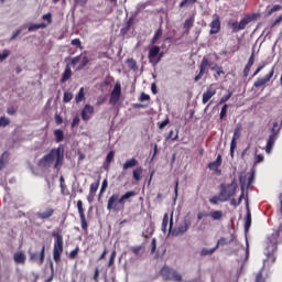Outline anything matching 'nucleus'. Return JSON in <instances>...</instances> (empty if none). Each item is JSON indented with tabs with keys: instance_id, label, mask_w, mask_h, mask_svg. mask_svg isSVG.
<instances>
[{
	"instance_id": "59",
	"label": "nucleus",
	"mask_w": 282,
	"mask_h": 282,
	"mask_svg": "<svg viewBox=\"0 0 282 282\" xmlns=\"http://www.w3.org/2000/svg\"><path fill=\"white\" fill-rule=\"evenodd\" d=\"M115 155H116V152L110 151V152L107 154V156H106V162H107L108 164H111V162H113Z\"/></svg>"
},
{
	"instance_id": "63",
	"label": "nucleus",
	"mask_w": 282,
	"mask_h": 282,
	"mask_svg": "<svg viewBox=\"0 0 282 282\" xmlns=\"http://www.w3.org/2000/svg\"><path fill=\"white\" fill-rule=\"evenodd\" d=\"M61 193L62 195H65V196L69 195V189H67V185L65 184L61 185Z\"/></svg>"
},
{
	"instance_id": "48",
	"label": "nucleus",
	"mask_w": 282,
	"mask_h": 282,
	"mask_svg": "<svg viewBox=\"0 0 282 282\" xmlns=\"http://www.w3.org/2000/svg\"><path fill=\"white\" fill-rule=\"evenodd\" d=\"M87 65H89V57H87V55H84L79 64V69H83V67H87Z\"/></svg>"
},
{
	"instance_id": "15",
	"label": "nucleus",
	"mask_w": 282,
	"mask_h": 282,
	"mask_svg": "<svg viewBox=\"0 0 282 282\" xmlns=\"http://www.w3.org/2000/svg\"><path fill=\"white\" fill-rule=\"evenodd\" d=\"M273 76H274V66L271 68L269 74H267L264 77L258 78L253 83V87H256V89H259V87H265V84L270 83V80H272Z\"/></svg>"
},
{
	"instance_id": "61",
	"label": "nucleus",
	"mask_w": 282,
	"mask_h": 282,
	"mask_svg": "<svg viewBox=\"0 0 282 282\" xmlns=\"http://www.w3.org/2000/svg\"><path fill=\"white\" fill-rule=\"evenodd\" d=\"M254 65V52L250 55L248 63L246 64L247 67H252Z\"/></svg>"
},
{
	"instance_id": "52",
	"label": "nucleus",
	"mask_w": 282,
	"mask_h": 282,
	"mask_svg": "<svg viewBox=\"0 0 282 282\" xmlns=\"http://www.w3.org/2000/svg\"><path fill=\"white\" fill-rule=\"evenodd\" d=\"M116 249L112 250L111 254H110V259H109V262H108V267L111 268V265H113V263H116Z\"/></svg>"
},
{
	"instance_id": "38",
	"label": "nucleus",
	"mask_w": 282,
	"mask_h": 282,
	"mask_svg": "<svg viewBox=\"0 0 282 282\" xmlns=\"http://www.w3.org/2000/svg\"><path fill=\"white\" fill-rule=\"evenodd\" d=\"M174 131L170 130L165 140H171L172 142H175V140H180V131L176 132V134L173 137Z\"/></svg>"
},
{
	"instance_id": "16",
	"label": "nucleus",
	"mask_w": 282,
	"mask_h": 282,
	"mask_svg": "<svg viewBox=\"0 0 282 282\" xmlns=\"http://www.w3.org/2000/svg\"><path fill=\"white\" fill-rule=\"evenodd\" d=\"M30 261H37L39 265H43V263H45V245L42 246L40 253H30Z\"/></svg>"
},
{
	"instance_id": "4",
	"label": "nucleus",
	"mask_w": 282,
	"mask_h": 282,
	"mask_svg": "<svg viewBox=\"0 0 282 282\" xmlns=\"http://www.w3.org/2000/svg\"><path fill=\"white\" fill-rule=\"evenodd\" d=\"M237 188H239L237 180H232L229 184H220V197H224L228 202L230 197L237 195Z\"/></svg>"
},
{
	"instance_id": "31",
	"label": "nucleus",
	"mask_w": 282,
	"mask_h": 282,
	"mask_svg": "<svg viewBox=\"0 0 282 282\" xmlns=\"http://www.w3.org/2000/svg\"><path fill=\"white\" fill-rule=\"evenodd\" d=\"M10 158V153L8 151L3 152L0 156V171L6 169V164L8 163V159Z\"/></svg>"
},
{
	"instance_id": "42",
	"label": "nucleus",
	"mask_w": 282,
	"mask_h": 282,
	"mask_svg": "<svg viewBox=\"0 0 282 282\" xmlns=\"http://www.w3.org/2000/svg\"><path fill=\"white\" fill-rule=\"evenodd\" d=\"M282 10V6L281 4H275L273 6L268 12H267V17H272V14H274V12H279Z\"/></svg>"
},
{
	"instance_id": "55",
	"label": "nucleus",
	"mask_w": 282,
	"mask_h": 282,
	"mask_svg": "<svg viewBox=\"0 0 282 282\" xmlns=\"http://www.w3.org/2000/svg\"><path fill=\"white\" fill-rule=\"evenodd\" d=\"M171 120L166 118L164 121L158 122V128L162 131L167 124H170Z\"/></svg>"
},
{
	"instance_id": "19",
	"label": "nucleus",
	"mask_w": 282,
	"mask_h": 282,
	"mask_svg": "<svg viewBox=\"0 0 282 282\" xmlns=\"http://www.w3.org/2000/svg\"><path fill=\"white\" fill-rule=\"evenodd\" d=\"M269 241L270 243H273L275 249L279 243H282V226H280L278 230L272 232V235L269 237Z\"/></svg>"
},
{
	"instance_id": "26",
	"label": "nucleus",
	"mask_w": 282,
	"mask_h": 282,
	"mask_svg": "<svg viewBox=\"0 0 282 282\" xmlns=\"http://www.w3.org/2000/svg\"><path fill=\"white\" fill-rule=\"evenodd\" d=\"M131 25H133V18H129V20L124 23V25L120 30L121 36H127L129 30H131Z\"/></svg>"
},
{
	"instance_id": "3",
	"label": "nucleus",
	"mask_w": 282,
	"mask_h": 282,
	"mask_svg": "<svg viewBox=\"0 0 282 282\" xmlns=\"http://www.w3.org/2000/svg\"><path fill=\"white\" fill-rule=\"evenodd\" d=\"M52 237L54 238L53 245V259L55 263H61V257H63L64 239L61 231H53Z\"/></svg>"
},
{
	"instance_id": "64",
	"label": "nucleus",
	"mask_w": 282,
	"mask_h": 282,
	"mask_svg": "<svg viewBox=\"0 0 282 282\" xmlns=\"http://www.w3.org/2000/svg\"><path fill=\"white\" fill-rule=\"evenodd\" d=\"M43 21H47V23H52V13H46L42 17Z\"/></svg>"
},
{
	"instance_id": "11",
	"label": "nucleus",
	"mask_w": 282,
	"mask_h": 282,
	"mask_svg": "<svg viewBox=\"0 0 282 282\" xmlns=\"http://www.w3.org/2000/svg\"><path fill=\"white\" fill-rule=\"evenodd\" d=\"M120 96H122V85L120 84V82H117L110 94L109 104L118 105V102L120 101Z\"/></svg>"
},
{
	"instance_id": "27",
	"label": "nucleus",
	"mask_w": 282,
	"mask_h": 282,
	"mask_svg": "<svg viewBox=\"0 0 282 282\" xmlns=\"http://www.w3.org/2000/svg\"><path fill=\"white\" fill-rule=\"evenodd\" d=\"M142 173H144L142 166L134 169L132 171V180H134V182H140V180H142Z\"/></svg>"
},
{
	"instance_id": "51",
	"label": "nucleus",
	"mask_w": 282,
	"mask_h": 282,
	"mask_svg": "<svg viewBox=\"0 0 282 282\" xmlns=\"http://www.w3.org/2000/svg\"><path fill=\"white\" fill-rule=\"evenodd\" d=\"M17 111H19V108L14 107V106H9L7 108V113L8 116H14L17 113Z\"/></svg>"
},
{
	"instance_id": "28",
	"label": "nucleus",
	"mask_w": 282,
	"mask_h": 282,
	"mask_svg": "<svg viewBox=\"0 0 282 282\" xmlns=\"http://www.w3.org/2000/svg\"><path fill=\"white\" fill-rule=\"evenodd\" d=\"M219 202H227V198L221 196V192H219V195H214L209 198V204H213V206H217Z\"/></svg>"
},
{
	"instance_id": "60",
	"label": "nucleus",
	"mask_w": 282,
	"mask_h": 282,
	"mask_svg": "<svg viewBox=\"0 0 282 282\" xmlns=\"http://www.w3.org/2000/svg\"><path fill=\"white\" fill-rule=\"evenodd\" d=\"M282 21V13L271 23L270 28L271 30L276 28V25H279V23H281Z\"/></svg>"
},
{
	"instance_id": "2",
	"label": "nucleus",
	"mask_w": 282,
	"mask_h": 282,
	"mask_svg": "<svg viewBox=\"0 0 282 282\" xmlns=\"http://www.w3.org/2000/svg\"><path fill=\"white\" fill-rule=\"evenodd\" d=\"M65 160V148L63 145H58V148H53L51 151L39 160L37 166L40 169H47V166H52V163L55 162L54 169H58V166H63V161Z\"/></svg>"
},
{
	"instance_id": "9",
	"label": "nucleus",
	"mask_w": 282,
	"mask_h": 282,
	"mask_svg": "<svg viewBox=\"0 0 282 282\" xmlns=\"http://www.w3.org/2000/svg\"><path fill=\"white\" fill-rule=\"evenodd\" d=\"M203 217H210L213 221H221L224 219V212L221 210H213L209 214L206 212H198L196 218L198 221H202Z\"/></svg>"
},
{
	"instance_id": "10",
	"label": "nucleus",
	"mask_w": 282,
	"mask_h": 282,
	"mask_svg": "<svg viewBox=\"0 0 282 282\" xmlns=\"http://www.w3.org/2000/svg\"><path fill=\"white\" fill-rule=\"evenodd\" d=\"M210 66H212L210 61H208L207 57H203L199 65V73L194 77V83H199V80H202V77L205 74H208Z\"/></svg>"
},
{
	"instance_id": "37",
	"label": "nucleus",
	"mask_w": 282,
	"mask_h": 282,
	"mask_svg": "<svg viewBox=\"0 0 282 282\" xmlns=\"http://www.w3.org/2000/svg\"><path fill=\"white\" fill-rule=\"evenodd\" d=\"M126 63H127L128 67H130L133 72H137V69H138V62H135V59L128 58L126 61Z\"/></svg>"
},
{
	"instance_id": "40",
	"label": "nucleus",
	"mask_w": 282,
	"mask_h": 282,
	"mask_svg": "<svg viewBox=\"0 0 282 282\" xmlns=\"http://www.w3.org/2000/svg\"><path fill=\"white\" fill-rule=\"evenodd\" d=\"M197 0H183L180 4L178 8H189V6H195V2Z\"/></svg>"
},
{
	"instance_id": "14",
	"label": "nucleus",
	"mask_w": 282,
	"mask_h": 282,
	"mask_svg": "<svg viewBox=\"0 0 282 282\" xmlns=\"http://www.w3.org/2000/svg\"><path fill=\"white\" fill-rule=\"evenodd\" d=\"M191 228V218H184L183 223L178 225L173 231L172 235L174 237H180V235H184Z\"/></svg>"
},
{
	"instance_id": "7",
	"label": "nucleus",
	"mask_w": 282,
	"mask_h": 282,
	"mask_svg": "<svg viewBox=\"0 0 282 282\" xmlns=\"http://www.w3.org/2000/svg\"><path fill=\"white\" fill-rule=\"evenodd\" d=\"M254 18L252 15H245L239 22H231L229 23V28H231L232 30V33L234 34H237V32H241V30H246V26L249 24V23H252V20Z\"/></svg>"
},
{
	"instance_id": "41",
	"label": "nucleus",
	"mask_w": 282,
	"mask_h": 282,
	"mask_svg": "<svg viewBox=\"0 0 282 282\" xmlns=\"http://www.w3.org/2000/svg\"><path fill=\"white\" fill-rule=\"evenodd\" d=\"M76 102H83L85 100V88H80L77 96L75 97Z\"/></svg>"
},
{
	"instance_id": "36",
	"label": "nucleus",
	"mask_w": 282,
	"mask_h": 282,
	"mask_svg": "<svg viewBox=\"0 0 282 282\" xmlns=\"http://www.w3.org/2000/svg\"><path fill=\"white\" fill-rule=\"evenodd\" d=\"M162 232H166L169 230V214H164L162 225H161Z\"/></svg>"
},
{
	"instance_id": "18",
	"label": "nucleus",
	"mask_w": 282,
	"mask_h": 282,
	"mask_svg": "<svg viewBox=\"0 0 282 282\" xmlns=\"http://www.w3.org/2000/svg\"><path fill=\"white\" fill-rule=\"evenodd\" d=\"M221 162H223L221 154H218L216 160L208 163L207 166H208L209 171H213L215 173V175H220L221 170L219 169V166H221Z\"/></svg>"
},
{
	"instance_id": "35",
	"label": "nucleus",
	"mask_w": 282,
	"mask_h": 282,
	"mask_svg": "<svg viewBox=\"0 0 282 282\" xmlns=\"http://www.w3.org/2000/svg\"><path fill=\"white\" fill-rule=\"evenodd\" d=\"M47 28V24L40 23V24H32L28 28L29 32H36V30H45Z\"/></svg>"
},
{
	"instance_id": "57",
	"label": "nucleus",
	"mask_w": 282,
	"mask_h": 282,
	"mask_svg": "<svg viewBox=\"0 0 282 282\" xmlns=\"http://www.w3.org/2000/svg\"><path fill=\"white\" fill-rule=\"evenodd\" d=\"M80 56H83V54L77 55V56H75V57H73V58L70 59V65H72L73 67H76V65L80 63Z\"/></svg>"
},
{
	"instance_id": "49",
	"label": "nucleus",
	"mask_w": 282,
	"mask_h": 282,
	"mask_svg": "<svg viewBox=\"0 0 282 282\" xmlns=\"http://www.w3.org/2000/svg\"><path fill=\"white\" fill-rule=\"evenodd\" d=\"M10 119L8 117H0V128L1 127H9Z\"/></svg>"
},
{
	"instance_id": "33",
	"label": "nucleus",
	"mask_w": 282,
	"mask_h": 282,
	"mask_svg": "<svg viewBox=\"0 0 282 282\" xmlns=\"http://www.w3.org/2000/svg\"><path fill=\"white\" fill-rule=\"evenodd\" d=\"M250 226H252V214L247 212L246 221H245V231L248 232L250 230Z\"/></svg>"
},
{
	"instance_id": "25",
	"label": "nucleus",
	"mask_w": 282,
	"mask_h": 282,
	"mask_svg": "<svg viewBox=\"0 0 282 282\" xmlns=\"http://www.w3.org/2000/svg\"><path fill=\"white\" fill-rule=\"evenodd\" d=\"M195 25V17L187 18L183 24L185 34H191V28Z\"/></svg>"
},
{
	"instance_id": "62",
	"label": "nucleus",
	"mask_w": 282,
	"mask_h": 282,
	"mask_svg": "<svg viewBox=\"0 0 282 282\" xmlns=\"http://www.w3.org/2000/svg\"><path fill=\"white\" fill-rule=\"evenodd\" d=\"M21 32H23V30L18 29L17 31H14L10 37V41H15V39L21 34Z\"/></svg>"
},
{
	"instance_id": "30",
	"label": "nucleus",
	"mask_w": 282,
	"mask_h": 282,
	"mask_svg": "<svg viewBox=\"0 0 282 282\" xmlns=\"http://www.w3.org/2000/svg\"><path fill=\"white\" fill-rule=\"evenodd\" d=\"M70 78H72V68L69 67V65H67L62 75L61 83H67V80H69Z\"/></svg>"
},
{
	"instance_id": "53",
	"label": "nucleus",
	"mask_w": 282,
	"mask_h": 282,
	"mask_svg": "<svg viewBox=\"0 0 282 282\" xmlns=\"http://www.w3.org/2000/svg\"><path fill=\"white\" fill-rule=\"evenodd\" d=\"M226 113H228V104H225L220 110V120H224V118H226Z\"/></svg>"
},
{
	"instance_id": "58",
	"label": "nucleus",
	"mask_w": 282,
	"mask_h": 282,
	"mask_svg": "<svg viewBox=\"0 0 282 282\" xmlns=\"http://www.w3.org/2000/svg\"><path fill=\"white\" fill-rule=\"evenodd\" d=\"M213 72L216 70L217 76H221V74H224V68L221 66H217V64H215V67L210 68Z\"/></svg>"
},
{
	"instance_id": "50",
	"label": "nucleus",
	"mask_w": 282,
	"mask_h": 282,
	"mask_svg": "<svg viewBox=\"0 0 282 282\" xmlns=\"http://www.w3.org/2000/svg\"><path fill=\"white\" fill-rule=\"evenodd\" d=\"M72 98H74V95L72 93L69 91L64 93V98H63L64 102H72Z\"/></svg>"
},
{
	"instance_id": "32",
	"label": "nucleus",
	"mask_w": 282,
	"mask_h": 282,
	"mask_svg": "<svg viewBox=\"0 0 282 282\" xmlns=\"http://www.w3.org/2000/svg\"><path fill=\"white\" fill-rule=\"evenodd\" d=\"M98 188H100V176L98 177L97 182L91 183L89 187L90 195H96L98 192Z\"/></svg>"
},
{
	"instance_id": "39",
	"label": "nucleus",
	"mask_w": 282,
	"mask_h": 282,
	"mask_svg": "<svg viewBox=\"0 0 282 282\" xmlns=\"http://www.w3.org/2000/svg\"><path fill=\"white\" fill-rule=\"evenodd\" d=\"M215 250H217V248H212V249H206V248H203L200 250V257H208L210 254H214L215 253Z\"/></svg>"
},
{
	"instance_id": "56",
	"label": "nucleus",
	"mask_w": 282,
	"mask_h": 282,
	"mask_svg": "<svg viewBox=\"0 0 282 282\" xmlns=\"http://www.w3.org/2000/svg\"><path fill=\"white\" fill-rule=\"evenodd\" d=\"M8 56H10V50H4L2 53H0V63H3Z\"/></svg>"
},
{
	"instance_id": "21",
	"label": "nucleus",
	"mask_w": 282,
	"mask_h": 282,
	"mask_svg": "<svg viewBox=\"0 0 282 282\" xmlns=\"http://www.w3.org/2000/svg\"><path fill=\"white\" fill-rule=\"evenodd\" d=\"M216 94H217V88L209 86L207 90L203 94V99H202L203 105H206L210 100V98H213V96H215Z\"/></svg>"
},
{
	"instance_id": "20",
	"label": "nucleus",
	"mask_w": 282,
	"mask_h": 282,
	"mask_svg": "<svg viewBox=\"0 0 282 282\" xmlns=\"http://www.w3.org/2000/svg\"><path fill=\"white\" fill-rule=\"evenodd\" d=\"M95 109L94 106L86 104L84 106V109L82 110V120H84V122H87L88 120L91 119V116H94Z\"/></svg>"
},
{
	"instance_id": "23",
	"label": "nucleus",
	"mask_w": 282,
	"mask_h": 282,
	"mask_svg": "<svg viewBox=\"0 0 282 282\" xmlns=\"http://www.w3.org/2000/svg\"><path fill=\"white\" fill-rule=\"evenodd\" d=\"M134 166H138V159L131 158L126 160V162L122 165L123 171H129V169H134Z\"/></svg>"
},
{
	"instance_id": "6",
	"label": "nucleus",
	"mask_w": 282,
	"mask_h": 282,
	"mask_svg": "<svg viewBox=\"0 0 282 282\" xmlns=\"http://www.w3.org/2000/svg\"><path fill=\"white\" fill-rule=\"evenodd\" d=\"M160 274L165 281L182 282V274H180L176 270L172 269L169 265H164L161 269Z\"/></svg>"
},
{
	"instance_id": "29",
	"label": "nucleus",
	"mask_w": 282,
	"mask_h": 282,
	"mask_svg": "<svg viewBox=\"0 0 282 282\" xmlns=\"http://www.w3.org/2000/svg\"><path fill=\"white\" fill-rule=\"evenodd\" d=\"M162 34H164V31L162 30V26H160V28L155 31V33H154L152 40L150 41L151 45H155V43H158V41H160V40L162 39Z\"/></svg>"
},
{
	"instance_id": "54",
	"label": "nucleus",
	"mask_w": 282,
	"mask_h": 282,
	"mask_svg": "<svg viewBox=\"0 0 282 282\" xmlns=\"http://www.w3.org/2000/svg\"><path fill=\"white\" fill-rule=\"evenodd\" d=\"M254 282H265V278H263V271H259V272L256 274Z\"/></svg>"
},
{
	"instance_id": "45",
	"label": "nucleus",
	"mask_w": 282,
	"mask_h": 282,
	"mask_svg": "<svg viewBox=\"0 0 282 282\" xmlns=\"http://www.w3.org/2000/svg\"><path fill=\"white\" fill-rule=\"evenodd\" d=\"M130 250L132 254H135V257H138V254H140V252L144 250V247L143 246L132 247Z\"/></svg>"
},
{
	"instance_id": "22",
	"label": "nucleus",
	"mask_w": 282,
	"mask_h": 282,
	"mask_svg": "<svg viewBox=\"0 0 282 282\" xmlns=\"http://www.w3.org/2000/svg\"><path fill=\"white\" fill-rule=\"evenodd\" d=\"M54 215V208L52 207H48L46 208L45 212H40V213H36V217L37 219H50V217H52Z\"/></svg>"
},
{
	"instance_id": "12",
	"label": "nucleus",
	"mask_w": 282,
	"mask_h": 282,
	"mask_svg": "<svg viewBox=\"0 0 282 282\" xmlns=\"http://www.w3.org/2000/svg\"><path fill=\"white\" fill-rule=\"evenodd\" d=\"M241 129H242L241 123H237V126L234 130V135H232V139H231V143H230V155H231V158H235V150L237 149V140H239V138H241Z\"/></svg>"
},
{
	"instance_id": "44",
	"label": "nucleus",
	"mask_w": 282,
	"mask_h": 282,
	"mask_svg": "<svg viewBox=\"0 0 282 282\" xmlns=\"http://www.w3.org/2000/svg\"><path fill=\"white\" fill-rule=\"evenodd\" d=\"M78 252H80V247L77 246L74 250H72V251L69 252L68 258H69L70 260L76 259V257H78Z\"/></svg>"
},
{
	"instance_id": "46",
	"label": "nucleus",
	"mask_w": 282,
	"mask_h": 282,
	"mask_svg": "<svg viewBox=\"0 0 282 282\" xmlns=\"http://www.w3.org/2000/svg\"><path fill=\"white\" fill-rule=\"evenodd\" d=\"M229 98H232L231 91H229L227 95H225L220 98L219 105H225V102H228Z\"/></svg>"
},
{
	"instance_id": "1",
	"label": "nucleus",
	"mask_w": 282,
	"mask_h": 282,
	"mask_svg": "<svg viewBox=\"0 0 282 282\" xmlns=\"http://www.w3.org/2000/svg\"><path fill=\"white\" fill-rule=\"evenodd\" d=\"M135 191H128L120 196V193H113L107 202V210L109 213H122L127 204H131V198L135 197Z\"/></svg>"
},
{
	"instance_id": "17",
	"label": "nucleus",
	"mask_w": 282,
	"mask_h": 282,
	"mask_svg": "<svg viewBox=\"0 0 282 282\" xmlns=\"http://www.w3.org/2000/svg\"><path fill=\"white\" fill-rule=\"evenodd\" d=\"M209 34H219L221 32V20L219 19L218 14H215V19L209 24Z\"/></svg>"
},
{
	"instance_id": "13",
	"label": "nucleus",
	"mask_w": 282,
	"mask_h": 282,
	"mask_svg": "<svg viewBox=\"0 0 282 282\" xmlns=\"http://www.w3.org/2000/svg\"><path fill=\"white\" fill-rule=\"evenodd\" d=\"M77 209L79 214V219L82 224V230L87 232L89 229V224L87 223V217L85 216V208L83 207V200H77Z\"/></svg>"
},
{
	"instance_id": "34",
	"label": "nucleus",
	"mask_w": 282,
	"mask_h": 282,
	"mask_svg": "<svg viewBox=\"0 0 282 282\" xmlns=\"http://www.w3.org/2000/svg\"><path fill=\"white\" fill-rule=\"evenodd\" d=\"M54 135L56 142H63L65 140V132L61 129L54 130Z\"/></svg>"
},
{
	"instance_id": "43",
	"label": "nucleus",
	"mask_w": 282,
	"mask_h": 282,
	"mask_svg": "<svg viewBox=\"0 0 282 282\" xmlns=\"http://www.w3.org/2000/svg\"><path fill=\"white\" fill-rule=\"evenodd\" d=\"M70 45H74L77 47V50H84L85 47L83 46V42H80V39H74L70 41Z\"/></svg>"
},
{
	"instance_id": "24",
	"label": "nucleus",
	"mask_w": 282,
	"mask_h": 282,
	"mask_svg": "<svg viewBox=\"0 0 282 282\" xmlns=\"http://www.w3.org/2000/svg\"><path fill=\"white\" fill-rule=\"evenodd\" d=\"M25 259V253L23 251H18L13 254V261L20 265H24Z\"/></svg>"
},
{
	"instance_id": "5",
	"label": "nucleus",
	"mask_w": 282,
	"mask_h": 282,
	"mask_svg": "<svg viewBox=\"0 0 282 282\" xmlns=\"http://www.w3.org/2000/svg\"><path fill=\"white\" fill-rule=\"evenodd\" d=\"M279 133H280L279 122H273V127L271 128V133L267 141L265 153L268 154L272 153V149H274V143L276 142V140H279Z\"/></svg>"
},
{
	"instance_id": "8",
	"label": "nucleus",
	"mask_w": 282,
	"mask_h": 282,
	"mask_svg": "<svg viewBox=\"0 0 282 282\" xmlns=\"http://www.w3.org/2000/svg\"><path fill=\"white\" fill-rule=\"evenodd\" d=\"M164 56V53H160V46L152 44V47L149 50L148 58L149 63L155 67L160 61H162V57Z\"/></svg>"
},
{
	"instance_id": "47",
	"label": "nucleus",
	"mask_w": 282,
	"mask_h": 282,
	"mask_svg": "<svg viewBox=\"0 0 282 282\" xmlns=\"http://www.w3.org/2000/svg\"><path fill=\"white\" fill-rule=\"evenodd\" d=\"M107 186H109V181H107L106 178L102 181V184L99 191V197L105 193V191H107Z\"/></svg>"
}]
</instances>
